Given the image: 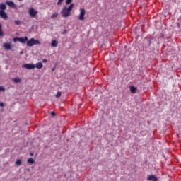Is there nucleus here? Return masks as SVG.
I'll return each mask as SVG.
<instances>
[{"label": "nucleus", "instance_id": "nucleus-9", "mask_svg": "<svg viewBox=\"0 0 181 181\" xmlns=\"http://www.w3.org/2000/svg\"><path fill=\"white\" fill-rule=\"evenodd\" d=\"M28 38L26 36L25 37H20L19 39L20 43H22L23 45H25V43H28Z\"/></svg>", "mask_w": 181, "mask_h": 181}, {"label": "nucleus", "instance_id": "nucleus-24", "mask_svg": "<svg viewBox=\"0 0 181 181\" xmlns=\"http://www.w3.org/2000/svg\"><path fill=\"white\" fill-rule=\"evenodd\" d=\"M0 91H5V87L0 86Z\"/></svg>", "mask_w": 181, "mask_h": 181}, {"label": "nucleus", "instance_id": "nucleus-16", "mask_svg": "<svg viewBox=\"0 0 181 181\" xmlns=\"http://www.w3.org/2000/svg\"><path fill=\"white\" fill-rule=\"evenodd\" d=\"M59 16V13H54L51 16V19H55V18H57Z\"/></svg>", "mask_w": 181, "mask_h": 181}, {"label": "nucleus", "instance_id": "nucleus-27", "mask_svg": "<svg viewBox=\"0 0 181 181\" xmlns=\"http://www.w3.org/2000/svg\"><path fill=\"white\" fill-rule=\"evenodd\" d=\"M4 103H0V107H4Z\"/></svg>", "mask_w": 181, "mask_h": 181}, {"label": "nucleus", "instance_id": "nucleus-7", "mask_svg": "<svg viewBox=\"0 0 181 181\" xmlns=\"http://www.w3.org/2000/svg\"><path fill=\"white\" fill-rule=\"evenodd\" d=\"M12 81H13V83H14V84H19V83H22V78L17 76L16 78H13L12 79Z\"/></svg>", "mask_w": 181, "mask_h": 181}, {"label": "nucleus", "instance_id": "nucleus-20", "mask_svg": "<svg viewBox=\"0 0 181 181\" xmlns=\"http://www.w3.org/2000/svg\"><path fill=\"white\" fill-rule=\"evenodd\" d=\"M63 1H64V0H58L57 5L60 6V5H62V4H63Z\"/></svg>", "mask_w": 181, "mask_h": 181}, {"label": "nucleus", "instance_id": "nucleus-28", "mask_svg": "<svg viewBox=\"0 0 181 181\" xmlns=\"http://www.w3.org/2000/svg\"><path fill=\"white\" fill-rule=\"evenodd\" d=\"M23 54V52H20V54Z\"/></svg>", "mask_w": 181, "mask_h": 181}, {"label": "nucleus", "instance_id": "nucleus-10", "mask_svg": "<svg viewBox=\"0 0 181 181\" xmlns=\"http://www.w3.org/2000/svg\"><path fill=\"white\" fill-rule=\"evenodd\" d=\"M6 4L10 6V8H16V6L13 1H6Z\"/></svg>", "mask_w": 181, "mask_h": 181}, {"label": "nucleus", "instance_id": "nucleus-14", "mask_svg": "<svg viewBox=\"0 0 181 181\" xmlns=\"http://www.w3.org/2000/svg\"><path fill=\"white\" fill-rule=\"evenodd\" d=\"M130 91H131L132 94H135V93H136V87L130 86Z\"/></svg>", "mask_w": 181, "mask_h": 181}, {"label": "nucleus", "instance_id": "nucleus-8", "mask_svg": "<svg viewBox=\"0 0 181 181\" xmlns=\"http://www.w3.org/2000/svg\"><path fill=\"white\" fill-rule=\"evenodd\" d=\"M3 47H4L5 50H11V49H12V45L8 42H6L3 45Z\"/></svg>", "mask_w": 181, "mask_h": 181}, {"label": "nucleus", "instance_id": "nucleus-13", "mask_svg": "<svg viewBox=\"0 0 181 181\" xmlns=\"http://www.w3.org/2000/svg\"><path fill=\"white\" fill-rule=\"evenodd\" d=\"M36 69H42L43 67V64L42 62H38L35 64Z\"/></svg>", "mask_w": 181, "mask_h": 181}, {"label": "nucleus", "instance_id": "nucleus-4", "mask_svg": "<svg viewBox=\"0 0 181 181\" xmlns=\"http://www.w3.org/2000/svg\"><path fill=\"white\" fill-rule=\"evenodd\" d=\"M37 10L35 9L34 8H30L28 9V15L30 16V18H36V16H37Z\"/></svg>", "mask_w": 181, "mask_h": 181}, {"label": "nucleus", "instance_id": "nucleus-1", "mask_svg": "<svg viewBox=\"0 0 181 181\" xmlns=\"http://www.w3.org/2000/svg\"><path fill=\"white\" fill-rule=\"evenodd\" d=\"M74 8V4H71L70 6H64L61 11L62 18H69L71 15V11Z\"/></svg>", "mask_w": 181, "mask_h": 181}, {"label": "nucleus", "instance_id": "nucleus-23", "mask_svg": "<svg viewBox=\"0 0 181 181\" xmlns=\"http://www.w3.org/2000/svg\"><path fill=\"white\" fill-rule=\"evenodd\" d=\"M19 39H20V37H14L13 39V42H19Z\"/></svg>", "mask_w": 181, "mask_h": 181}, {"label": "nucleus", "instance_id": "nucleus-25", "mask_svg": "<svg viewBox=\"0 0 181 181\" xmlns=\"http://www.w3.org/2000/svg\"><path fill=\"white\" fill-rule=\"evenodd\" d=\"M42 63H47V60L45 59H42Z\"/></svg>", "mask_w": 181, "mask_h": 181}, {"label": "nucleus", "instance_id": "nucleus-26", "mask_svg": "<svg viewBox=\"0 0 181 181\" xmlns=\"http://www.w3.org/2000/svg\"><path fill=\"white\" fill-rule=\"evenodd\" d=\"M51 115H52V117H54L56 115L54 114V112H52Z\"/></svg>", "mask_w": 181, "mask_h": 181}, {"label": "nucleus", "instance_id": "nucleus-5", "mask_svg": "<svg viewBox=\"0 0 181 181\" xmlns=\"http://www.w3.org/2000/svg\"><path fill=\"white\" fill-rule=\"evenodd\" d=\"M79 16H78V19L79 21H84L85 18L84 16H86V9L84 8H80L79 9Z\"/></svg>", "mask_w": 181, "mask_h": 181}, {"label": "nucleus", "instance_id": "nucleus-29", "mask_svg": "<svg viewBox=\"0 0 181 181\" xmlns=\"http://www.w3.org/2000/svg\"><path fill=\"white\" fill-rule=\"evenodd\" d=\"M30 156H33V153H30Z\"/></svg>", "mask_w": 181, "mask_h": 181}, {"label": "nucleus", "instance_id": "nucleus-19", "mask_svg": "<svg viewBox=\"0 0 181 181\" xmlns=\"http://www.w3.org/2000/svg\"><path fill=\"white\" fill-rule=\"evenodd\" d=\"M61 95H62V92L58 91V92L56 93L55 97H56L57 98H59V97H60Z\"/></svg>", "mask_w": 181, "mask_h": 181}, {"label": "nucleus", "instance_id": "nucleus-2", "mask_svg": "<svg viewBox=\"0 0 181 181\" xmlns=\"http://www.w3.org/2000/svg\"><path fill=\"white\" fill-rule=\"evenodd\" d=\"M6 11V5L5 4H0V16L2 19H8V14L5 12Z\"/></svg>", "mask_w": 181, "mask_h": 181}, {"label": "nucleus", "instance_id": "nucleus-15", "mask_svg": "<svg viewBox=\"0 0 181 181\" xmlns=\"http://www.w3.org/2000/svg\"><path fill=\"white\" fill-rule=\"evenodd\" d=\"M27 162L29 165H33V163H35V160L33 158H28Z\"/></svg>", "mask_w": 181, "mask_h": 181}, {"label": "nucleus", "instance_id": "nucleus-21", "mask_svg": "<svg viewBox=\"0 0 181 181\" xmlns=\"http://www.w3.org/2000/svg\"><path fill=\"white\" fill-rule=\"evenodd\" d=\"M15 25H21V21L20 20H15L14 21Z\"/></svg>", "mask_w": 181, "mask_h": 181}, {"label": "nucleus", "instance_id": "nucleus-6", "mask_svg": "<svg viewBox=\"0 0 181 181\" xmlns=\"http://www.w3.org/2000/svg\"><path fill=\"white\" fill-rule=\"evenodd\" d=\"M23 69H27V70H33L36 69L35 64H25L22 66Z\"/></svg>", "mask_w": 181, "mask_h": 181}, {"label": "nucleus", "instance_id": "nucleus-17", "mask_svg": "<svg viewBox=\"0 0 181 181\" xmlns=\"http://www.w3.org/2000/svg\"><path fill=\"white\" fill-rule=\"evenodd\" d=\"M16 165L17 166H21V165H22V160H17L16 161Z\"/></svg>", "mask_w": 181, "mask_h": 181}, {"label": "nucleus", "instance_id": "nucleus-22", "mask_svg": "<svg viewBox=\"0 0 181 181\" xmlns=\"http://www.w3.org/2000/svg\"><path fill=\"white\" fill-rule=\"evenodd\" d=\"M72 1L73 0H66V5H69V4H71Z\"/></svg>", "mask_w": 181, "mask_h": 181}, {"label": "nucleus", "instance_id": "nucleus-11", "mask_svg": "<svg viewBox=\"0 0 181 181\" xmlns=\"http://www.w3.org/2000/svg\"><path fill=\"white\" fill-rule=\"evenodd\" d=\"M58 45H59V41L54 40L51 42L52 47H57Z\"/></svg>", "mask_w": 181, "mask_h": 181}, {"label": "nucleus", "instance_id": "nucleus-30", "mask_svg": "<svg viewBox=\"0 0 181 181\" xmlns=\"http://www.w3.org/2000/svg\"><path fill=\"white\" fill-rule=\"evenodd\" d=\"M18 1H22V0H18Z\"/></svg>", "mask_w": 181, "mask_h": 181}, {"label": "nucleus", "instance_id": "nucleus-12", "mask_svg": "<svg viewBox=\"0 0 181 181\" xmlns=\"http://www.w3.org/2000/svg\"><path fill=\"white\" fill-rule=\"evenodd\" d=\"M147 179L150 181H158V178L155 175H148Z\"/></svg>", "mask_w": 181, "mask_h": 181}, {"label": "nucleus", "instance_id": "nucleus-3", "mask_svg": "<svg viewBox=\"0 0 181 181\" xmlns=\"http://www.w3.org/2000/svg\"><path fill=\"white\" fill-rule=\"evenodd\" d=\"M35 45H40V41L35 40V38L28 40L27 46H28V47H32L33 46H35Z\"/></svg>", "mask_w": 181, "mask_h": 181}, {"label": "nucleus", "instance_id": "nucleus-18", "mask_svg": "<svg viewBox=\"0 0 181 181\" xmlns=\"http://www.w3.org/2000/svg\"><path fill=\"white\" fill-rule=\"evenodd\" d=\"M0 36H4V31H2V25L0 23Z\"/></svg>", "mask_w": 181, "mask_h": 181}]
</instances>
